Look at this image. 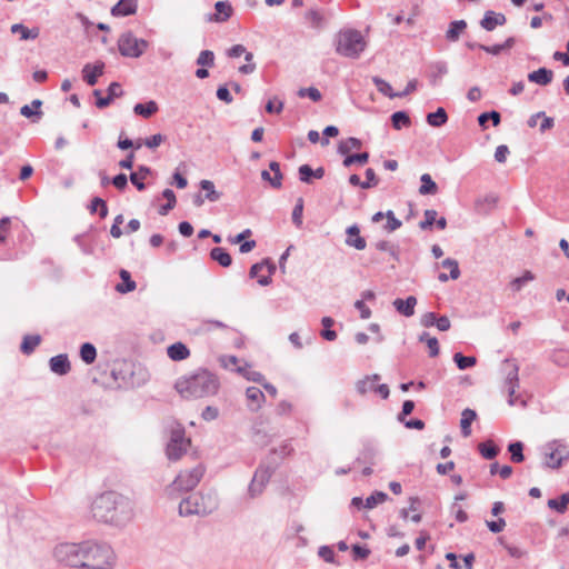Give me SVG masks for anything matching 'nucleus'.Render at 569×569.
<instances>
[{"mask_svg": "<svg viewBox=\"0 0 569 569\" xmlns=\"http://www.w3.org/2000/svg\"><path fill=\"white\" fill-rule=\"evenodd\" d=\"M91 511L97 520L120 526L132 518L133 506L129 498L108 491L96 498Z\"/></svg>", "mask_w": 569, "mask_h": 569, "instance_id": "1", "label": "nucleus"}, {"mask_svg": "<svg viewBox=\"0 0 569 569\" xmlns=\"http://www.w3.org/2000/svg\"><path fill=\"white\" fill-rule=\"evenodd\" d=\"M218 378L208 370H198L180 377L174 388L184 399H200L214 396L219 390Z\"/></svg>", "mask_w": 569, "mask_h": 569, "instance_id": "2", "label": "nucleus"}, {"mask_svg": "<svg viewBox=\"0 0 569 569\" xmlns=\"http://www.w3.org/2000/svg\"><path fill=\"white\" fill-rule=\"evenodd\" d=\"M282 462L283 455L281 452L273 451L260 463L248 486L249 498L254 499L262 495L266 486L269 483Z\"/></svg>", "mask_w": 569, "mask_h": 569, "instance_id": "3", "label": "nucleus"}, {"mask_svg": "<svg viewBox=\"0 0 569 569\" xmlns=\"http://www.w3.org/2000/svg\"><path fill=\"white\" fill-rule=\"evenodd\" d=\"M217 507L218 502L214 496L193 493L179 503V515L182 517L206 516L214 511Z\"/></svg>", "mask_w": 569, "mask_h": 569, "instance_id": "4", "label": "nucleus"}, {"mask_svg": "<svg viewBox=\"0 0 569 569\" xmlns=\"http://www.w3.org/2000/svg\"><path fill=\"white\" fill-rule=\"evenodd\" d=\"M203 475L204 467L201 463L190 470L181 471L167 487V495L171 498H177L179 493L192 490L198 486Z\"/></svg>", "mask_w": 569, "mask_h": 569, "instance_id": "5", "label": "nucleus"}, {"mask_svg": "<svg viewBox=\"0 0 569 569\" xmlns=\"http://www.w3.org/2000/svg\"><path fill=\"white\" fill-rule=\"evenodd\" d=\"M367 43L358 30H345L337 37V52L348 58H358L365 50Z\"/></svg>", "mask_w": 569, "mask_h": 569, "instance_id": "6", "label": "nucleus"}, {"mask_svg": "<svg viewBox=\"0 0 569 569\" xmlns=\"http://www.w3.org/2000/svg\"><path fill=\"white\" fill-rule=\"evenodd\" d=\"M112 550L107 545L84 542L83 568L107 569L112 563Z\"/></svg>", "mask_w": 569, "mask_h": 569, "instance_id": "7", "label": "nucleus"}, {"mask_svg": "<svg viewBox=\"0 0 569 569\" xmlns=\"http://www.w3.org/2000/svg\"><path fill=\"white\" fill-rule=\"evenodd\" d=\"M54 558L57 561L70 567L83 568L84 542L82 543H60L54 548Z\"/></svg>", "mask_w": 569, "mask_h": 569, "instance_id": "8", "label": "nucleus"}, {"mask_svg": "<svg viewBox=\"0 0 569 569\" xmlns=\"http://www.w3.org/2000/svg\"><path fill=\"white\" fill-rule=\"evenodd\" d=\"M505 366V387L508 391V403L510 406L526 407L527 402L520 396H516V390L519 387V367L515 360L506 359Z\"/></svg>", "mask_w": 569, "mask_h": 569, "instance_id": "9", "label": "nucleus"}, {"mask_svg": "<svg viewBox=\"0 0 569 569\" xmlns=\"http://www.w3.org/2000/svg\"><path fill=\"white\" fill-rule=\"evenodd\" d=\"M119 52L123 57L139 58L148 48V42L138 39L131 32H126L118 40Z\"/></svg>", "mask_w": 569, "mask_h": 569, "instance_id": "10", "label": "nucleus"}, {"mask_svg": "<svg viewBox=\"0 0 569 569\" xmlns=\"http://www.w3.org/2000/svg\"><path fill=\"white\" fill-rule=\"evenodd\" d=\"M190 439L184 437V430L181 427L172 429L170 441L167 446V456L170 460H179L188 450Z\"/></svg>", "mask_w": 569, "mask_h": 569, "instance_id": "11", "label": "nucleus"}, {"mask_svg": "<svg viewBox=\"0 0 569 569\" xmlns=\"http://www.w3.org/2000/svg\"><path fill=\"white\" fill-rule=\"evenodd\" d=\"M545 465L549 468H559L563 460L569 457V449L560 441H551L543 448Z\"/></svg>", "mask_w": 569, "mask_h": 569, "instance_id": "12", "label": "nucleus"}, {"mask_svg": "<svg viewBox=\"0 0 569 569\" xmlns=\"http://www.w3.org/2000/svg\"><path fill=\"white\" fill-rule=\"evenodd\" d=\"M276 271V266L268 259H264L258 263H254L249 271L251 279H257L260 286H268L271 282V276Z\"/></svg>", "mask_w": 569, "mask_h": 569, "instance_id": "13", "label": "nucleus"}, {"mask_svg": "<svg viewBox=\"0 0 569 569\" xmlns=\"http://www.w3.org/2000/svg\"><path fill=\"white\" fill-rule=\"evenodd\" d=\"M100 93H101L100 90L93 91V96L97 97L96 106L99 109H103V108L108 107L114 98L121 97L123 94V91H122L120 83L112 82L108 87L107 97H100Z\"/></svg>", "mask_w": 569, "mask_h": 569, "instance_id": "14", "label": "nucleus"}, {"mask_svg": "<svg viewBox=\"0 0 569 569\" xmlns=\"http://www.w3.org/2000/svg\"><path fill=\"white\" fill-rule=\"evenodd\" d=\"M104 63L102 61H98L94 64L87 63L82 68L83 80L89 86H94L98 81V78L103 74Z\"/></svg>", "mask_w": 569, "mask_h": 569, "instance_id": "15", "label": "nucleus"}, {"mask_svg": "<svg viewBox=\"0 0 569 569\" xmlns=\"http://www.w3.org/2000/svg\"><path fill=\"white\" fill-rule=\"evenodd\" d=\"M506 21L507 18L503 13L489 10L481 19L480 26L487 31H492L496 27L503 26Z\"/></svg>", "mask_w": 569, "mask_h": 569, "instance_id": "16", "label": "nucleus"}, {"mask_svg": "<svg viewBox=\"0 0 569 569\" xmlns=\"http://www.w3.org/2000/svg\"><path fill=\"white\" fill-rule=\"evenodd\" d=\"M346 244L357 250H363L367 246L366 239L360 236V229L357 224H352L346 230Z\"/></svg>", "mask_w": 569, "mask_h": 569, "instance_id": "17", "label": "nucleus"}, {"mask_svg": "<svg viewBox=\"0 0 569 569\" xmlns=\"http://www.w3.org/2000/svg\"><path fill=\"white\" fill-rule=\"evenodd\" d=\"M216 13L209 16V21L224 22L233 12L232 6L228 1H218L214 4Z\"/></svg>", "mask_w": 569, "mask_h": 569, "instance_id": "18", "label": "nucleus"}, {"mask_svg": "<svg viewBox=\"0 0 569 569\" xmlns=\"http://www.w3.org/2000/svg\"><path fill=\"white\" fill-rule=\"evenodd\" d=\"M417 305V298L409 296L407 299H396L392 302L395 309L405 317H411L415 315V307Z\"/></svg>", "mask_w": 569, "mask_h": 569, "instance_id": "19", "label": "nucleus"}, {"mask_svg": "<svg viewBox=\"0 0 569 569\" xmlns=\"http://www.w3.org/2000/svg\"><path fill=\"white\" fill-rule=\"evenodd\" d=\"M138 7L137 0H120L111 9L113 17H126L136 13Z\"/></svg>", "mask_w": 569, "mask_h": 569, "instance_id": "20", "label": "nucleus"}, {"mask_svg": "<svg viewBox=\"0 0 569 569\" xmlns=\"http://www.w3.org/2000/svg\"><path fill=\"white\" fill-rule=\"evenodd\" d=\"M325 176V169L319 167L312 169L309 164H302L299 167V179L305 183H312L313 179H322Z\"/></svg>", "mask_w": 569, "mask_h": 569, "instance_id": "21", "label": "nucleus"}, {"mask_svg": "<svg viewBox=\"0 0 569 569\" xmlns=\"http://www.w3.org/2000/svg\"><path fill=\"white\" fill-rule=\"evenodd\" d=\"M246 397L248 400V408L251 411L259 410L262 401L264 400V393L257 387L247 388Z\"/></svg>", "mask_w": 569, "mask_h": 569, "instance_id": "22", "label": "nucleus"}, {"mask_svg": "<svg viewBox=\"0 0 569 569\" xmlns=\"http://www.w3.org/2000/svg\"><path fill=\"white\" fill-rule=\"evenodd\" d=\"M50 369L52 372L63 376L70 371V362L67 355H58L50 359Z\"/></svg>", "mask_w": 569, "mask_h": 569, "instance_id": "23", "label": "nucleus"}, {"mask_svg": "<svg viewBox=\"0 0 569 569\" xmlns=\"http://www.w3.org/2000/svg\"><path fill=\"white\" fill-rule=\"evenodd\" d=\"M552 70L547 68H539L528 74V80L539 86H548L552 81Z\"/></svg>", "mask_w": 569, "mask_h": 569, "instance_id": "24", "label": "nucleus"}, {"mask_svg": "<svg viewBox=\"0 0 569 569\" xmlns=\"http://www.w3.org/2000/svg\"><path fill=\"white\" fill-rule=\"evenodd\" d=\"M380 380V376L375 373L371 376H367L363 379L359 380L356 383V389L360 395H366L370 391H376V382Z\"/></svg>", "mask_w": 569, "mask_h": 569, "instance_id": "25", "label": "nucleus"}, {"mask_svg": "<svg viewBox=\"0 0 569 569\" xmlns=\"http://www.w3.org/2000/svg\"><path fill=\"white\" fill-rule=\"evenodd\" d=\"M168 356L173 361L184 360L189 357L190 351L182 342H176L168 347Z\"/></svg>", "mask_w": 569, "mask_h": 569, "instance_id": "26", "label": "nucleus"}, {"mask_svg": "<svg viewBox=\"0 0 569 569\" xmlns=\"http://www.w3.org/2000/svg\"><path fill=\"white\" fill-rule=\"evenodd\" d=\"M41 104V100L36 99L32 101L31 106L24 104L23 107H21L20 113L29 119L36 117V119H32V122H38L42 116V112L39 110Z\"/></svg>", "mask_w": 569, "mask_h": 569, "instance_id": "27", "label": "nucleus"}, {"mask_svg": "<svg viewBox=\"0 0 569 569\" xmlns=\"http://www.w3.org/2000/svg\"><path fill=\"white\" fill-rule=\"evenodd\" d=\"M151 169L147 166H140L138 171L132 172L130 174V181L132 184L137 187L138 190H144L146 184L142 182L149 174H151Z\"/></svg>", "mask_w": 569, "mask_h": 569, "instance_id": "28", "label": "nucleus"}, {"mask_svg": "<svg viewBox=\"0 0 569 569\" xmlns=\"http://www.w3.org/2000/svg\"><path fill=\"white\" fill-rule=\"evenodd\" d=\"M12 33H19L21 40H34L39 37V29H29L22 23H16L11 26Z\"/></svg>", "mask_w": 569, "mask_h": 569, "instance_id": "29", "label": "nucleus"}, {"mask_svg": "<svg viewBox=\"0 0 569 569\" xmlns=\"http://www.w3.org/2000/svg\"><path fill=\"white\" fill-rule=\"evenodd\" d=\"M467 28V22L465 20H456L449 24V28L446 32V39L450 42H456L460 33Z\"/></svg>", "mask_w": 569, "mask_h": 569, "instance_id": "30", "label": "nucleus"}, {"mask_svg": "<svg viewBox=\"0 0 569 569\" xmlns=\"http://www.w3.org/2000/svg\"><path fill=\"white\" fill-rule=\"evenodd\" d=\"M119 274L122 280V283H118L116 287V290L120 293H127V292L133 291L136 289L137 284L131 279L130 272L124 269H121Z\"/></svg>", "mask_w": 569, "mask_h": 569, "instance_id": "31", "label": "nucleus"}, {"mask_svg": "<svg viewBox=\"0 0 569 569\" xmlns=\"http://www.w3.org/2000/svg\"><path fill=\"white\" fill-rule=\"evenodd\" d=\"M476 417H477V413L472 409L467 408L462 411L460 427H461V432L465 437L470 436V433H471L470 426L473 422V420L476 419Z\"/></svg>", "mask_w": 569, "mask_h": 569, "instance_id": "32", "label": "nucleus"}, {"mask_svg": "<svg viewBox=\"0 0 569 569\" xmlns=\"http://www.w3.org/2000/svg\"><path fill=\"white\" fill-rule=\"evenodd\" d=\"M420 181H421V184H420V188H419V193L420 194H422V196L436 194L438 192V186L432 180V178H431V176L429 173H423L420 177Z\"/></svg>", "mask_w": 569, "mask_h": 569, "instance_id": "33", "label": "nucleus"}, {"mask_svg": "<svg viewBox=\"0 0 569 569\" xmlns=\"http://www.w3.org/2000/svg\"><path fill=\"white\" fill-rule=\"evenodd\" d=\"M478 450L480 455L487 460L496 458L497 455L499 453V448L495 445L492 440L480 442L478 445Z\"/></svg>", "mask_w": 569, "mask_h": 569, "instance_id": "34", "label": "nucleus"}, {"mask_svg": "<svg viewBox=\"0 0 569 569\" xmlns=\"http://www.w3.org/2000/svg\"><path fill=\"white\" fill-rule=\"evenodd\" d=\"M210 257L212 260L217 261L220 266L227 268L231 266L232 258L231 256L220 247H216L210 251Z\"/></svg>", "mask_w": 569, "mask_h": 569, "instance_id": "35", "label": "nucleus"}, {"mask_svg": "<svg viewBox=\"0 0 569 569\" xmlns=\"http://www.w3.org/2000/svg\"><path fill=\"white\" fill-rule=\"evenodd\" d=\"M448 121L447 112L443 108L439 107L435 112L428 113L427 122L431 127H441Z\"/></svg>", "mask_w": 569, "mask_h": 569, "instance_id": "36", "label": "nucleus"}, {"mask_svg": "<svg viewBox=\"0 0 569 569\" xmlns=\"http://www.w3.org/2000/svg\"><path fill=\"white\" fill-rule=\"evenodd\" d=\"M136 114L143 118H150L158 111V104L156 101H149L147 103H137L133 108Z\"/></svg>", "mask_w": 569, "mask_h": 569, "instance_id": "37", "label": "nucleus"}, {"mask_svg": "<svg viewBox=\"0 0 569 569\" xmlns=\"http://www.w3.org/2000/svg\"><path fill=\"white\" fill-rule=\"evenodd\" d=\"M200 188L206 191L204 198L211 202H216L221 198V193L216 190L213 182L210 180H201Z\"/></svg>", "mask_w": 569, "mask_h": 569, "instance_id": "38", "label": "nucleus"}, {"mask_svg": "<svg viewBox=\"0 0 569 569\" xmlns=\"http://www.w3.org/2000/svg\"><path fill=\"white\" fill-rule=\"evenodd\" d=\"M569 505V492L562 493L559 499H549L548 507L558 511L559 513H563Z\"/></svg>", "mask_w": 569, "mask_h": 569, "instance_id": "39", "label": "nucleus"}, {"mask_svg": "<svg viewBox=\"0 0 569 569\" xmlns=\"http://www.w3.org/2000/svg\"><path fill=\"white\" fill-rule=\"evenodd\" d=\"M361 141L358 138L350 137L346 140L340 141L338 146V152L341 154H348L353 149L361 148Z\"/></svg>", "mask_w": 569, "mask_h": 569, "instance_id": "40", "label": "nucleus"}, {"mask_svg": "<svg viewBox=\"0 0 569 569\" xmlns=\"http://www.w3.org/2000/svg\"><path fill=\"white\" fill-rule=\"evenodd\" d=\"M372 81L375 83V86L377 87V90L382 93L383 96L390 98V99H393V98H397V92H395L390 86L389 82H387L386 80L379 78V77H373L372 78Z\"/></svg>", "mask_w": 569, "mask_h": 569, "instance_id": "41", "label": "nucleus"}, {"mask_svg": "<svg viewBox=\"0 0 569 569\" xmlns=\"http://www.w3.org/2000/svg\"><path fill=\"white\" fill-rule=\"evenodd\" d=\"M535 279V276L531 271H525V273L521 277L515 278L510 281L509 286L512 291L518 292L520 291L528 282L532 281Z\"/></svg>", "mask_w": 569, "mask_h": 569, "instance_id": "42", "label": "nucleus"}, {"mask_svg": "<svg viewBox=\"0 0 569 569\" xmlns=\"http://www.w3.org/2000/svg\"><path fill=\"white\" fill-rule=\"evenodd\" d=\"M80 357L87 365L92 363L97 357L96 347L89 342L83 343L80 348Z\"/></svg>", "mask_w": 569, "mask_h": 569, "instance_id": "43", "label": "nucleus"}, {"mask_svg": "<svg viewBox=\"0 0 569 569\" xmlns=\"http://www.w3.org/2000/svg\"><path fill=\"white\" fill-rule=\"evenodd\" d=\"M163 198H166V204L161 206L159 209V213L161 216H166L171 209L176 206V194L171 189H166L162 192Z\"/></svg>", "mask_w": 569, "mask_h": 569, "instance_id": "44", "label": "nucleus"}, {"mask_svg": "<svg viewBox=\"0 0 569 569\" xmlns=\"http://www.w3.org/2000/svg\"><path fill=\"white\" fill-rule=\"evenodd\" d=\"M40 341H41V338L38 335L26 336L23 338L20 349L23 353L29 355L39 346Z\"/></svg>", "mask_w": 569, "mask_h": 569, "instance_id": "45", "label": "nucleus"}, {"mask_svg": "<svg viewBox=\"0 0 569 569\" xmlns=\"http://www.w3.org/2000/svg\"><path fill=\"white\" fill-rule=\"evenodd\" d=\"M508 451L510 452V458L513 462L519 463L525 460L523 456V443L520 441L512 442L508 446Z\"/></svg>", "mask_w": 569, "mask_h": 569, "instance_id": "46", "label": "nucleus"}, {"mask_svg": "<svg viewBox=\"0 0 569 569\" xmlns=\"http://www.w3.org/2000/svg\"><path fill=\"white\" fill-rule=\"evenodd\" d=\"M431 82L432 84H437L438 80L448 72V67L445 61H438L431 64Z\"/></svg>", "mask_w": 569, "mask_h": 569, "instance_id": "47", "label": "nucleus"}, {"mask_svg": "<svg viewBox=\"0 0 569 569\" xmlns=\"http://www.w3.org/2000/svg\"><path fill=\"white\" fill-rule=\"evenodd\" d=\"M453 361L460 370H466L476 365L477 360L475 357H466L460 352L455 353Z\"/></svg>", "mask_w": 569, "mask_h": 569, "instance_id": "48", "label": "nucleus"}, {"mask_svg": "<svg viewBox=\"0 0 569 569\" xmlns=\"http://www.w3.org/2000/svg\"><path fill=\"white\" fill-rule=\"evenodd\" d=\"M392 126L399 130L402 127L410 126V118L405 111H397L391 116Z\"/></svg>", "mask_w": 569, "mask_h": 569, "instance_id": "49", "label": "nucleus"}, {"mask_svg": "<svg viewBox=\"0 0 569 569\" xmlns=\"http://www.w3.org/2000/svg\"><path fill=\"white\" fill-rule=\"evenodd\" d=\"M388 499V495L382 491H375L365 501V508L372 509L377 505L385 502Z\"/></svg>", "mask_w": 569, "mask_h": 569, "instance_id": "50", "label": "nucleus"}, {"mask_svg": "<svg viewBox=\"0 0 569 569\" xmlns=\"http://www.w3.org/2000/svg\"><path fill=\"white\" fill-rule=\"evenodd\" d=\"M437 216H438V213L433 209L425 210V212H423V220H421L419 222L420 229H422V230L430 229L435 224Z\"/></svg>", "mask_w": 569, "mask_h": 569, "instance_id": "51", "label": "nucleus"}, {"mask_svg": "<svg viewBox=\"0 0 569 569\" xmlns=\"http://www.w3.org/2000/svg\"><path fill=\"white\" fill-rule=\"evenodd\" d=\"M242 54H244V59L247 62L252 61L253 54L251 52H247L244 46L242 44H234L228 50V56L230 58H239Z\"/></svg>", "mask_w": 569, "mask_h": 569, "instance_id": "52", "label": "nucleus"}, {"mask_svg": "<svg viewBox=\"0 0 569 569\" xmlns=\"http://www.w3.org/2000/svg\"><path fill=\"white\" fill-rule=\"evenodd\" d=\"M164 141V137L161 133L153 134L146 140H139L136 144V148H140L142 144L146 147L153 149L159 147Z\"/></svg>", "mask_w": 569, "mask_h": 569, "instance_id": "53", "label": "nucleus"}, {"mask_svg": "<svg viewBox=\"0 0 569 569\" xmlns=\"http://www.w3.org/2000/svg\"><path fill=\"white\" fill-rule=\"evenodd\" d=\"M297 94L300 97V98H309L311 99L312 101L317 102L319 100H321V92L315 88V87H309V88H301L298 90Z\"/></svg>", "mask_w": 569, "mask_h": 569, "instance_id": "54", "label": "nucleus"}, {"mask_svg": "<svg viewBox=\"0 0 569 569\" xmlns=\"http://www.w3.org/2000/svg\"><path fill=\"white\" fill-rule=\"evenodd\" d=\"M269 168H270V171L273 172L272 188H280L282 184V178H283L281 168H280V163L277 161H272V162H270Z\"/></svg>", "mask_w": 569, "mask_h": 569, "instance_id": "55", "label": "nucleus"}, {"mask_svg": "<svg viewBox=\"0 0 569 569\" xmlns=\"http://www.w3.org/2000/svg\"><path fill=\"white\" fill-rule=\"evenodd\" d=\"M369 159V153L368 152H361V153H356V154H349L343 160V166L345 167H350L351 164L358 162L360 164H365Z\"/></svg>", "mask_w": 569, "mask_h": 569, "instance_id": "56", "label": "nucleus"}, {"mask_svg": "<svg viewBox=\"0 0 569 569\" xmlns=\"http://www.w3.org/2000/svg\"><path fill=\"white\" fill-rule=\"evenodd\" d=\"M492 120L493 126L500 123V113L497 111L483 112L478 117L480 126L485 127L488 121Z\"/></svg>", "mask_w": 569, "mask_h": 569, "instance_id": "57", "label": "nucleus"}, {"mask_svg": "<svg viewBox=\"0 0 569 569\" xmlns=\"http://www.w3.org/2000/svg\"><path fill=\"white\" fill-rule=\"evenodd\" d=\"M443 268L450 269V278L456 280L460 277V269L458 261L451 258H447L441 262Z\"/></svg>", "mask_w": 569, "mask_h": 569, "instance_id": "58", "label": "nucleus"}, {"mask_svg": "<svg viewBox=\"0 0 569 569\" xmlns=\"http://www.w3.org/2000/svg\"><path fill=\"white\" fill-rule=\"evenodd\" d=\"M375 246L379 251H387L395 260H399L397 247L390 243L389 241L382 240L377 242Z\"/></svg>", "mask_w": 569, "mask_h": 569, "instance_id": "59", "label": "nucleus"}, {"mask_svg": "<svg viewBox=\"0 0 569 569\" xmlns=\"http://www.w3.org/2000/svg\"><path fill=\"white\" fill-rule=\"evenodd\" d=\"M302 212H303V200L302 198H299L291 214L292 222L297 227L302 226Z\"/></svg>", "mask_w": 569, "mask_h": 569, "instance_id": "60", "label": "nucleus"}, {"mask_svg": "<svg viewBox=\"0 0 569 569\" xmlns=\"http://www.w3.org/2000/svg\"><path fill=\"white\" fill-rule=\"evenodd\" d=\"M238 372H240L243 377H246L248 380H252L256 382H262L263 377L260 372L253 371L250 369V367H238Z\"/></svg>", "mask_w": 569, "mask_h": 569, "instance_id": "61", "label": "nucleus"}, {"mask_svg": "<svg viewBox=\"0 0 569 569\" xmlns=\"http://www.w3.org/2000/svg\"><path fill=\"white\" fill-rule=\"evenodd\" d=\"M199 66L212 67L214 63V54L210 50H203L200 52L197 59Z\"/></svg>", "mask_w": 569, "mask_h": 569, "instance_id": "62", "label": "nucleus"}, {"mask_svg": "<svg viewBox=\"0 0 569 569\" xmlns=\"http://www.w3.org/2000/svg\"><path fill=\"white\" fill-rule=\"evenodd\" d=\"M387 218V224L385 226V229L389 232L395 231L401 227V221L396 218L393 211L389 210L386 212Z\"/></svg>", "mask_w": 569, "mask_h": 569, "instance_id": "63", "label": "nucleus"}, {"mask_svg": "<svg viewBox=\"0 0 569 569\" xmlns=\"http://www.w3.org/2000/svg\"><path fill=\"white\" fill-rule=\"evenodd\" d=\"M306 20L315 28H319L323 23V17L318 10H309L306 13Z\"/></svg>", "mask_w": 569, "mask_h": 569, "instance_id": "64", "label": "nucleus"}]
</instances>
